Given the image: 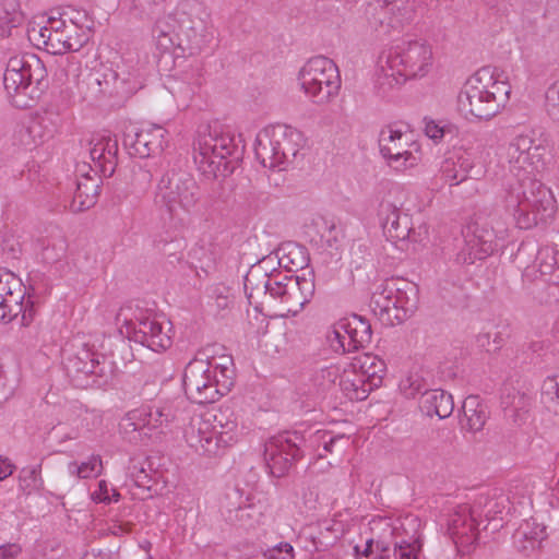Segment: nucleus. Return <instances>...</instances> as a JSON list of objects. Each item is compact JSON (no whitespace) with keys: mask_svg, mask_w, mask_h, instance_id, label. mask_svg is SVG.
I'll return each instance as SVG.
<instances>
[{"mask_svg":"<svg viewBox=\"0 0 559 559\" xmlns=\"http://www.w3.org/2000/svg\"><path fill=\"white\" fill-rule=\"evenodd\" d=\"M546 153V141L536 136L534 130L516 134L507 146L509 171L516 181L507 183L503 203L521 229L547 222L557 210L551 190L532 178L545 167Z\"/></svg>","mask_w":559,"mask_h":559,"instance_id":"obj_1","label":"nucleus"},{"mask_svg":"<svg viewBox=\"0 0 559 559\" xmlns=\"http://www.w3.org/2000/svg\"><path fill=\"white\" fill-rule=\"evenodd\" d=\"M432 47L424 39H403L378 59L377 80L381 86H399L412 79L427 76L433 67Z\"/></svg>","mask_w":559,"mask_h":559,"instance_id":"obj_2","label":"nucleus"},{"mask_svg":"<svg viewBox=\"0 0 559 559\" xmlns=\"http://www.w3.org/2000/svg\"><path fill=\"white\" fill-rule=\"evenodd\" d=\"M231 357L194 358L188 362L183 373L187 397L197 404L215 403L234 385Z\"/></svg>","mask_w":559,"mask_h":559,"instance_id":"obj_3","label":"nucleus"},{"mask_svg":"<svg viewBox=\"0 0 559 559\" xmlns=\"http://www.w3.org/2000/svg\"><path fill=\"white\" fill-rule=\"evenodd\" d=\"M511 86L490 68L471 75L457 95V109L466 118L490 119L508 103Z\"/></svg>","mask_w":559,"mask_h":559,"instance_id":"obj_4","label":"nucleus"},{"mask_svg":"<svg viewBox=\"0 0 559 559\" xmlns=\"http://www.w3.org/2000/svg\"><path fill=\"white\" fill-rule=\"evenodd\" d=\"M241 429L237 416L229 408L206 412L192 417L185 430V438L191 448L205 454H216L219 445L236 442Z\"/></svg>","mask_w":559,"mask_h":559,"instance_id":"obj_5","label":"nucleus"},{"mask_svg":"<svg viewBox=\"0 0 559 559\" xmlns=\"http://www.w3.org/2000/svg\"><path fill=\"white\" fill-rule=\"evenodd\" d=\"M166 29L162 33H175L190 51L198 52L212 40L211 12L202 0H180L164 21Z\"/></svg>","mask_w":559,"mask_h":559,"instance_id":"obj_6","label":"nucleus"},{"mask_svg":"<svg viewBox=\"0 0 559 559\" xmlns=\"http://www.w3.org/2000/svg\"><path fill=\"white\" fill-rule=\"evenodd\" d=\"M485 153V146L478 142L455 146L439 163L431 186L441 189L456 187L467 179H481L487 171Z\"/></svg>","mask_w":559,"mask_h":559,"instance_id":"obj_7","label":"nucleus"},{"mask_svg":"<svg viewBox=\"0 0 559 559\" xmlns=\"http://www.w3.org/2000/svg\"><path fill=\"white\" fill-rule=\"evenodd\" d=\"M305 144L304 134L287 124L262 129L254 141V154L260 164L270 169H284Z\"/></svg>","mask_w":559,"mask_h":559,"instance_id":"obj_8","label":"nucleus"},{"mask_svg":"<svg viewBox=\"0 0 559 559\" xmlns=\"http://www.w3.org/2000/svg\"><path fill=\"white\" fill-rule=\"evenodd\" d=\"M239 141L234 133L204 134L194 144L193 159L207 179L225 177L233 171V158H238Z\"/></svg>","mask_w":559,"mask_h":559,"instance_id":"obj_9","label":"nucleus"},{"mask_svg":"<svg viewBox=\"0 0 559 559\" xmlns=\"http://www.w3.org/2000/svg\"><path fill=\"white\" fill-rule=\"evenodd\" d=\"M297 82L306 97L317 105L329 104L342 83L337 66L323 56L310 58L298 71Z\"/></svg>","mask_w":559,"mask_h":559,"instance_id":"obj_10","label":"nucleus"},{"mask_svg":"<svg viewBox=\"0 0 559 559\" xmlns=\"http://www.w3.org/2000/svg\"><path fill=\"white\" fill-rule=\"evenodd\" d=\"M119 332L130 341L139 343L155 353L168 349L173 344V323L163 313L143 312L135 320L117 316Z\"/></svg>","mask_w":559,"mask_h":559,"instance_id":"obj_11","label":"nucleus"},{"mask_svg":"<svg viewBox=\"0 0 559 559\" xmlns=\"http://www.w3.org/2000/svg\"><path fill=\"white\" fill-rule=\"evenodd\" d=\"M75 353L68 357L69 372L96 377L98 384L107 383L115 373V364L100 349H105L106 337L103 334L80 337L74 341Z\"/></svg>","mask_w":559,"mask_h":559,"instance_id":"obj_12","label":"nucleus"},{"mask_svg":"<svg viewBox=\"0 0 559 559\" xmlns=\"http://www.w3.org/2000/svg\"><path fill=\"white\" fill-rule=\"evenodd\" d=\"M372 530H378L383 540L392 539L395 559H418L421 549V521L418 516L380 518L373 521Z\"/></svg>","mask_w":559,"mask_h":559,"instance_id":"obj_13","label":"nucleus"},{"mask_svg":"<svg viewBox=\"0 0 559 559\" xmlns=\"http://www.w3.org/2000/svg\"><path fill=\"white\" fill-rule=\"evenodd\" d=\"M379 216L384 236L401 251L416 250V246L424 243L428 238L427 226L414 228L411 216L390 200H382Z\"/></svg>","mask_w":559,"mask_h":559,"instance_id":"obj_14","label":"nucleus"},{"mask_svg":"<svg viewBox=\"0 0 559 559\" xmlns=\"http://www.w3.org/2000/svg\"><path fill=\"white\" fill-rule=\"evenodd\" d=\"M379 148L388 165L395 170L404 171L419 163L417 145L412 133L395 124H389L380 131Z\"/></svg>","mask_w":559,"mask_h":559,"instance_id":"obj_15","label":"nucleus"},{"mask_svg":"<svg viewBox=\"0 0 559 559\" xmlns=\"http://www.w3.org/2000/svg\"><path fill=\"white\" fill-rule=\"evenodd\" d=\"M156 198L171 212L177 209L190 211L200 199L199 186L187 173H167L158 182Z\"/></svg>","mask_w":559,"mask_h":559,"instance_id":"obj_16","label":"nucleus"},{"mask_svg":"<svg viewBox=\"0 0 559 559\" xmlns=\"http://www.w3.org/2000/svg\"><path fill=\"white\" fill-rule=\"evenodd\" d=\"M365 16L371 29L390 34L409 24L414 10L405 0H372L366 7Z\"/></svg>","mask_w":559,"mask_h":559,"instance_id":"obj_17","label":"nucleus"},{"mask_svg":"<svg viewBox=\"0 0 559 559\" xmlns=\"http://www.w3.org/2000/svg\"><path fill=\"white\" fill-rule=\"evenodd\" d=\"M304 442V437L297 431H286L270 438L264 449L270 474L274 477L284 476L293 462L301 456Z\"/></svg>","mask_w":559,"mask_h":559,"instance_id":"obj_18","label":"nucleus"},{"mask_svg":"<svg viewBox=\"0 0 559 559\" xmlns=\"http://www.w3.org/2000/svg\"><path fill=\"white\" fill-rule=\"evenodd\" d=\"M508 238V228L502 224L493 227L489 224L468 227L465 235V248L460 254L464 263H474L492 254Z\"/></svg>","mask_w":559,"mask_h":559,"instance_id":"obj_19","label":"nucleus"},{"mask_svg":"<svg viewBox=\"0 0 559 559\" xmlns=\"http://www.w3.org/2000/svg\"><path fill=\"white\" fill-rule=\"evenodd\" d=\"M477 519L469 503L457 504L445 515L447 533L462 555L468 554L479 538Z\"/></svg>","mask_w":559,"mask_h":559,"instance_id":"obj_20","label":"nucleus"},{"mask_svg":"<svg viewBox=\"0 0 559 559\" xmlns=\"http://www.w3.org/2000/svg\"><path fill=\"white\" fill-rule=\"evenodd\" d=\"M45 76L46 70L36 56H14L8 61L3 84L9 95H15L23 93L34 82L39 84Z\"/></svg>","mask_w":559,"mask_h":559,"instance_id":"obj_21","label":"nucleus"},{"mask_svg":"<svg viewBox=\"0 0 559 559\" xmlns=\"http://www.w3.org/2000/svg\"><path fill=\"white\" fill-rule=\"evenodd\" d=\"M134 430L147 429L159 433L165 432L169 426L179 420V407L174 401L158 402L142 406L129 413Z\"/></svg>","mask_w":559,"mask_h":559,"instance_id":"obj_22","label":"nucleus"},{"mask_svg":"<svg viewBox=\"0 0 559 559\" xmlns=\"http://www.w3.org/2000/svg\"><path fill=\"white\" fill-rule=\"evenodd\" d=\"M90 39V32L80 28L73 22H70L68 29L52 35H46L44 38H37L38 46L51 55H63L69 51H79Z\"/></svg>","mask_w":559,"mask_h":559,"instance_id":"obj_23","label":"nucleus"},{"mask_svg":"<svg viewBox=\"0 0 559 559\" xmlns=\"http://www.w3.org/2000/svg\"><path fill=\"white\" fill-rule=\"evenodd\" d=\"M477 516L484 515L491 532L503 527L504 521L510 513V500L504 493L479 495L472 504Z\"/></svg>","mask_w":559,"mask_h":559,"instance_id":"obj_24","label":"nucleus"},{"mask_svg":"<svg viewBox=\"0 0 559 559\" xmlns=\"http://www.w3.org/2000/svg\"><path fill=\"white\" fill-rule=\"evenodd\" d=\"M168 144V131L159 124L142 127L132 142L135 154L145 158L160 154Z\"/></svg>","mask_w":559,"mask_h":559,"instance_id":"obj_25","label":"nucleus"},{"mask_svg":"<svg viewBox=\"0 0 559 559\" xmlns=\"http://www.w3.org/2000/svg\"><path fill=\"white\" fill-rule=\"evenodd\" d=\"M525 276L559 286V252L552 247L540 248Z\"/></svg>","mask_w":559,"mask_h":559,"instance_id":"obj_26","label":"nucleus"},{"mask_svg":"<svg viewBox=\"0 0 559 559\" xmlns=\"http://www.w3.org/2000/svg\"><path fill=\"white\" fill-rule=\"evenodd\" d=\"M118 142L110 135L92 139L90 156L95 167L104 176H111L117 165Z\"/></svg>","mask_w":559,"mask_h":559,"instance_id":"obj_27","label":"nucleus"},{"mask_svg":"<svg viewBox=\"0 0 559 559\" xmlns=\"http://www.w3.org/2000/svg\"><path fill=\"white\" fill-rule=\"evenodd\" d=\"M314 288L311 271H309L308 276L306 274L293 276L288 280V287L281 304L286 306L287 311L296 313L309 302L314 294Z\"/></svg>","mask_w":559,"mask_h":559,"instance_id":"obj_28","label":"nucleus"},{"mask_svg":"<svg viewBox=\"0 0 559 559\" xmlns=\"http://www.w3.org/2000/svg\"><path fill=\"white\" fill-rule=\"evenodd\" d=\"M60 124L59 117L50 111L45 110L41 114H37L33 117L25 129V135L27 139H23L22 142L26 146L39 145L52 138Z\"/></svg>","mask_w":559,"mask_h":559,"instance_id":"obj_29","label":"nucleus"},{"mask_svg":"<svg viewBox=\"0 0 559 559\" xmlns=\"http://www.w3.org/2000/svg\"><path fill=\"white\" fill-rule=\"evenodd\" d=\"M260 273V267L250 271V273L245 278L246 289L251 287L252 290H262L264 294H269L270 297L281 302L285 297L286 288L288 287V280H290L293 276H288L282 273L267 274L264 272L262 274L263 281L261 283H254V280L259 277Z\"/></svg>","mask_w":559,"mask_h":559,"instance_id":"obj_30","label":"nucleus"},{"mask_svg":"<svg viewBox=\"0 0 559 559\" xmlns=\"http://www.w3.org/2000/svg\"><path fill=\"white\" fill-rule=\"evenodd\" d=\"M546 538V526L533 519L521 523L512 536L514 547L523 552L538 549Z\"/></svg>","mask_w":559,"mask_h":559,"instance_id":"obj_31","label":"nucleus"},{"mask_svg":"<svg viewBox=\"0 0 559 559\" xmlns=\"http://www.w3.org/2000/svg\"><path fill=\"white\" fill-rule=\"evenodd\" d=\"M419 406L427 416L444 419L453 413L454 402L452 395L443 390H425Z\"/></svg>","mask_w":559,"mask_h":559,"instance_id":"obj_32","label":"nucleus"},{"mask_svg":"<svg viewBox=\"0 0 559 559\" xmlns=\"http://www.w3.org/2000/svg\"><path fill=\"white\" fill-rule=\"evenodd\" d=\"M349 367L365 378L371 391L379 388L385 373L384 361L372 354H362L353 358Z\"/></svg>","mask_w":559,"mask_h":559,"instance_id":"obj_33","label":"nucleus"},{"mask_svg":"<svg viewBox=\"0 0 559 559\" xmlns=\"http://www.w3.org/2000/svg\"><path fill=\"white\" fill-rule=\"evenodd\" d=\"M340 329H344V333L347 335L349 345L354 350L365 347L371 342V325L361 316L353 314L340 319Z\"/></svg>","mask_w":559,"mask_h":559,"instance_id":"obj_34","label":"nucleus"},{"mask_svg":"<svg viewBox=\"0 0 559 559\" xmlns=\"http://www.w3.org/2000/svg\"><path fill=\"white\" fill-rule=\"evenodd\" d=\"M338 385L344 394L352 401H362L367 399L371 391L365 378L350 367L349 369L343 368Z\"/></svg>","mask_w":559,"mask_h":559,"instance_id":"obj_35","label":"nucleus"},{"mask_svg":"<svg viewBox=\"0 0 559 559\" xmlns=\"http://www.w3.org/2000/svg\"><path fill=\"white\" fill-rule=\"evenodd\" d=\"M278 264L288 271L305 270L309 265V254L305 247L288 242L277 250Z\"/></svg>","mask_w":559,"mask_h":559,"instance_id":"obj_36","label":"nucleus"},{"mask_svg":"<svg viewBox=\"0 0 559 559\" xmlns=\"http://www.w3.org/2000/svg\"><path fill=\"white\" fill-rule=\"evenodd\" d=\"M98 182L96 179L85 177L78 181L70 209L72 212H82L92 207L97 200Z\"/></svg>","mask_w":559,"mask_h":559,"instance_id":"obj_37","label":"nucleus"},{"mask_svg":"<svg viewBox=\"0 0 559 559\" xmlns=\"http://www.w3.org/2000/svg\"><path fill=\"white\" fill-rule=\"evenodd\" d=\"M462 409L464 415L463 427L474 432L481 430L487 420V409L479 397L475 395L467 396Z\"/></svg>","mask_w":559,"mask_h":559,"instance_id":"obj_38","label":"nucleus"},{"mask_svg":"<svg viewBox=\"0 0 559 559\" xmlns=\"http://www.w3.org/2000/svg\"><path fill=\"white\" fill-rule=\"evenodd\" d=\"M392 308L401 309L405 314L413 313L418 304V288L415 284L395 278Z\"/></svg>","mask_w":559,"mask_h":559,"instance_id":"obj_39","label":"nucleus"},{"mask_svg":"<svg viewBox=\"0 0 559 559\" xmlns=\"http://www.w3.org/2000/svg\"><path fill=\"white\" fill-rule=\"evenodd\" d=\"M394 290H396L395 278L385 280L374 287L370 299V307L374 312L383 313L391 310Z\"/></svg>","mask_w":559,"mask_h":559,"instance_id":"obj_40","label":"nucleus"},{"mask_svg":"<svg viewBox=\"0 0 559 559\" xmlns=\"http://www.w3.org/2000/svg\"><path fill=\"white\" fill-rule=\"evenodd\" d=\"M44 487L40 465L24 467L19 474V489L25 495L38 492Z\"/></svg>","mask_w":559,"mask_h":559,"instance_id":"obj_41","label":"nucleus"},{"mask_svg":"<svg viewBox=\"0 0 559 559\" xmlns=\"http://www.w3.org/2000/svg\"><path fill=\"white\" fill-rule=\"evenodd\" d=\"M343 368L338 364L320 368L312 374L311 381L318 390L325 391L340 381Z\"/></svg>","mask_w":559,"mask_h":559,"instance_id":"obj_42","label":"nucleus"},{"mask_svg":"<svg viewBox=\"0 0 559 559\" xmlns=\"http://www.w3.org/2000/svg\"><path fill=\"white\" fill-rule=\"evenodd\" d=\"M28 301L24 305L23 300L5 299L0 305V322L8 323L19 313H22L23 324H28L32 320L31 311L27 312Z\"/></svg>","mask_w":559,"mask_h":559,"instance_id":"obj_43","label":"nucleus"},{"mask_svg":"<svg viewBox=\"0 0 559 559\" xmlns=\"http://www.w3.org/2000/svg\"><path fill=\"white\" fill-rule=\"evenodd\" d=\"M102 460L98 455H92L86 461L76 463L71 462L68 465V472L79 478L95 477L102 472Z\"/></svg>","mask_w":559,"mask_h":559,"instance_id":"obj_44","label":"nucleus"},{"mask_svg":"<svg viewBox=\"0 0 559 559\" xmlns=\"http://www.w3.org/2000/svg\"><path fill=\"white\" fill-rule=\"evenodd\" d=\"M325 343L335 354H345L354 350L349 345L347 335L344 333V329H340V320L326 331Z\"/></svg>","mask_w":559,"mask_h":559,"instance_id":"obj_45","label":"nucleus"},{"mask_svg":"<svg viewBox=\"0 0 559 559\" xmlns=\"http://www.w3.org/2000/svg\"><path fill=\"white\" fill-rule=\"evenodd\" d=\"M69 23L64 20L56 16H49L44 25H33L28 28V37L32 40L37 38H44L46 35H52L58 32H64L68 29Z\"/></svg>","mask_w":559,"mask_h":559,"instance_id":"obj_46","label":"nucleus"},{"mask_svg":"<svg viewBox=\"0 0 559 559\" xmlns=\"http://www.w3.org/2000/svg\"><path fill=\"white\" fill-rule=\"evenodd\" d=\"M542 399L549 409L559 413V377H547L542 385Z\"/></svg>","mask_w":559,"mask_h":559,"instance_id":"obj_47","label":"nucleus"},{"mask_svg":"<svg viewBox=\"0 0 559 559\" xmlns=\"http://www.w3.org/2000/svg\"><path fill=\"white\" fill-rule=\"evenodd\" d=\"M425 386L426 383L418 373H408L399 383V390L406 399H415L418 394H423Z\"/></svg>","mask_w":559,"mask_h":559,"instance_id":"obj_48","label":"nucleus"},{"mask_svg":"<svg viewBox=\"0 0 559 559\" xmlns=\"http://www.w3.org/2000/svg\"><path fill=\"white\" fill-rule=\"evenodd\" d=\"M424 132L435 143H440L444 135L451 132V126L443 120L424 119Z\"/></svg>","mask_w":559,"mask_h":559,"instance_id":"obj_49","label":"nucleus"},{"mask_svg":"<svg viewBox=\"0 0 559 559\" xmlns=\"http://www.w3.org/2000/svg\"><path fill=\"white\" fill-rule=\"evenodd\" d=\"M544 107L549 118L559 122V80L547 88Z\"/></svg>","mask_w":559,"mask_h":559,"instance_id":"obj_50","label":"nucleus"},{"mask_svg":"<svg viewBox=\"0 0 559 559\" xmlns=\"http://www.w3.org/2000/svg\"><path fill=\"white\" fill-rule=\"evenodd\" d=\"M311 442L312 444H322L324 452L332 453L338 443H348V438H345L343 435L331 436V433L325 430H318L311 437Z\"/></svg>","mask_w":559,"mask_h":559,"instance_id":"obj_51","label":"nucleus"},{"mask_svg":"<svg viewBox=\"0 0 559 559\" xmlns=\"http://www.w3.org/2000/svg\"><path fill=\"white\" fill-rule=\"evenodd\" d=\"M91 498L97 503L117 502L120 493L108 485L106 480H99L97 487L92 491Z\"/></svg>","mask_w":559,"mask_h":559,"instance_id":"obj_52","label":"nucleus"},{"mask_svg":"<svg viewBox=\"0 0 559 559\" xmlns=\"http://www.w3.org/2000/svg\"><path fill=\"white\" fill-rule=\"evenodd\" d=\"M504 411L520 412L525 411L530 405V399L518 391L504 394L501 399Z\"/></svg>","mask_w":559,"mask_h":559,"instance_id":"obj_53","label":"nucleus"},{"mask_svg":"<svg viewBox=\"0 0 559 559\" xmlns=\"http://www.w3.org/2000/svg\"><path fill=\"white\" fill-rule=\"evenodd\" d=\"M264 559H295V549L292 544L281 542L263 551Z\"/></svg>","mask_w":559,"mask_h":559,"instance_id":"obj_54","label":"nucleus"},{"mask_svg":"<svg viewBox=\"0 0 559 559\" xmlns=\"http://www.w3.org/2000/svg\"><path fill=\"white\" fill-rule=\"evenodd\" d=\"M21 551V546L14 543L0 545V559H15Z\"/></svg>","mask_w":559,"mask_h":559,"instance_id":"obj_55","label":"nucleus"},{"mask_svg":"<svg viewBox=\"0 0 559 559\" xmlns=\"http://www.w3.org/2000/svg\"><path fill=\"white\" fill-rule=\"evenodd\" d=\"M14 468V464L8 457L0 455V481L11 476Z\"/></svg>","mask_w":559,"mask_h":559,"instance_id":"obj_56","label":"nucleus"},{"mask_svg":"<svg viewBox=\"0 0 559 559\" xmlns=\"http://www.w3.org/2000/svg\"><path fill=\"white\" fill-rule=\"evenodd\" d=\"M164 0H132V5L134 9H139L142 11L152 9L155 5H158Z\"/></svg>","mask_w":559,"mask_h":559,"instance_id":"obj_57","label":"nucleus"},{"mask_svg":"<svg viewBox=\"0 0 559 559\" xmlns=\"http://www.w3.org/2000/svg\"><path fill=\"white\" fill-rule=\"evenodd\" d=\"M109 530L114 535H124L131 531V524L130 523H114L109 527Z\"/></svg>","mask_w":559,"mask_h":559,"instance_id":"obj_58","label":"nucleus"},{"mask_svg":"<svg viewBox=\"0 0 559 559\" xmlns=\"http://www.w3.org/2000/svg\"><path fill=\"white\" fill-rule=\"evenodd\" d=\"M81 559H114V558L108 552H105L102 550H98V551L91 550V551L85 552L81 557Z\"/></svg>","mask_w":559,"mask_h":559,"instance_id":"obj_59","label":"nucleus"},{"mask_svg":"<svg viewBox=\"0 0 559 559\" xmlns=\"http://www.w3.org/2000/svg\"><path fill=\"white\" fill-rule=\"evenodd\" d=\"M372 547H373V540L372 539H368L364 546V549L360 551L359 547L356 546L355 547V550L357 554H361V556L366 557V558H370L371 556V552H372Z\"/></svg>","mask_w":559,"mask_h":559,"instance_id":"obj_60","label":"nucleus"},{"mask_svg":"<svg viewBox=\"0 0 559 559\" xmlns=\"http://www.w3.org/2000/svg\"><path fill=\"white\" fill-rule=\"evenodd\" d=\"M8 389V377L4 366L0 364V392H4Z\"/></svg>","mask_w":559,"mask_h":559,"instance_id":"obj_61","label":"nucleus"},{"mask_svg":"<svg viewBox=\"0 0 559 559\" xmlns=\"http://www.w3.org/2000/svg\"><path fill=\"white\" fill-rule=\"evenodd\" d=\"M477 343L480 347H486L489 345V335L488 334H480L477 337Z\"/></svg>","mask_w":559,"mask_h":559,"instance_id":"obj_62","label":"nucleus"},{"mask_svg":"<svg viewBox=\"0 0 559 559\" xmlns=\"http://www.w3.org/2000/svg\"><path fill=\"white\" fill-rule=\"evenodd\" d=\"M439 286V290H440V294L445 297L449 293V289H448V281L447 280H441L438 284Z\"/></svg>","mask_w":559,"mask_h":559,"instance_id":"obj_63","label":"nucleus"},{"mask_svg":"<svg viewBox=\"0 0 559 559\" xmlns=\"http://www.w3.org/2000/svg\"><path fill=\"white\" fill-rule=\"evenodd\" d=\"M78 437H79V432H78V430H75L71 435H68L64 438H62V441L71 440V439H76Z\"/></svg>","mask_w":559,"mask_h":559,"instance_id":"obj_64","label":"nucleus"}]
</instances>
